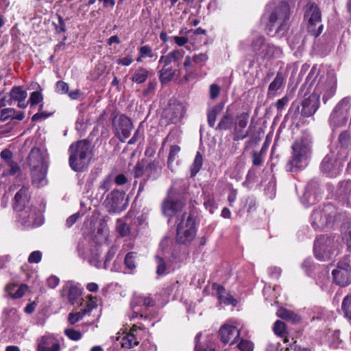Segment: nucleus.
Masks as SVG:
<instances>
[{"mask_svg": "<svg viewBox=\"0 0 351 351\" xmlns=\"http://www.w3.org/2000/svg\"><path fill=\"white\" fill-rule=\"evenodd\" d=\"M291 156L285 168L287 171L304 169L308 165L312 154V141L308 137H301L291 146Z\"/></svg>", "mask_w": 351, "mask_h": 351, "instance_id": "nucleus-1", "label": "nucleus"}, {"mask_svg": "<svg viewBox=\"0 0 351 351\" xmlns=\"http://www.w3.org/2000/svg\"><path fill=\"white\" fill-rule=\"evenodd\" d=\"M69 162L71 168L76 172L84 171L89 165L93 154L90 143L87 140L72 143L69 148Z\"/></svg>", "mask_w": 351, "mask_h": 351, "instance_id": "nucleus-2", "label": "nucleus"}, {"mask_svg": "<svg viewBox=\"0 0 351 351\" xmlns=\"http://www.w3.org/2000/svg\"><path fill=\"white\" fill-rule=\"evenodd\" d=\"M28 163L31 167L32 184L38 188L45 186L47 184V164L39 148L33 147L31 149Z\"/></svg>", "mask_w": 351, "mask_h": 351, "instance_id": "nucleus-3", "label": "nucleus"}, {"mask_svg": "<svg viewBox=\"0 0 351 351\" xmlns=\"http://www.w3.org/2000/svg\"><path fill=\"white\" fill-rule=\"evenodd\" d=\"M195 217L191 213H184L176 219V241L182 245L190 244L197 234Z\"/></svg>", "mask_w": 351, "mask_h": 351, "instance_id": "nucleus-4", "label": "nucleus"}, {"mask_svg": "<svg viewBox=\"0 0 351 351\" xmlns=\"http://www.w3.org/2000/svg\"><path fill=\"white\" fill-rule=\"evenodd\" d=\"M346 155L338 149L331 150L327 154L320 164L322 173L330 177L337 176L342 169Z\"/></svg>", "mask_w": 351, "mask_h": 351, "instance_id": "nucleus-5", "label": "nucleus"}, {"mask_svg": "<svg viewBox=\"0 0 351 351\" xmlns=\"http://www.w3.org/2000/svg\"><path fill=\"white\" fill-rule=\"evenodd\" d=\"M337 245L335 240L328 236H321L314 245V254L321 261L330 260L337 254Z\"/></svg>", "mask_w": 351, "mask_h": 351, "instance_id": "nucleus-6", "label": "nucleus"}, {"mask_svg": "<svg viewBox=\"0 0 351 351\" xmlns=\"http://www.w3.org/2000/svg\"><path fill=\"white\" fill-rule=\"evenodd\" d=\"M289 19V6L286 2H281L269 16V30L276 26V32L285 30Z\"/></svg>", "mask_w": 351, "mask_h": 351, "instance_id": "nucleus-7", "label": "nucleus"}, {"mask_svg": "<svg viewBox=\"0 0 351 351\" xmlns=\"http://www.w3.org/2000/svg\"><path fill=\"white\" fill-rule=\"evenodd\" d=\"M351 107V99L346 97L342 99L333 109L329 119L332 127H339L346 124L348 121Z\"/></svg>", "mask_w": 351, "mask_h": 351, "instance_id": "nucleus-8", "label": "nucleus"}, {"mask_svg": "<svg viewBox=\"0 0 351 351\" xmlns=\"http://www.w3.org/2000/svg\"><path fill=\"white\" fill-rule=\"evenodd\" d=\"M30 195L29 193V187L23 186L15 195L14 208L21 211L20 216L23 218L24 223L27 226L34 225L35 218V212L31 213L27 217V211L22 210L29 201Z\"/></svg>", "mask_w": 351, "mask_h": 351, "instance_id": "nucleus-9", "label": "nucleus"}, {"mask_svg": "<svg viewBox=\"0 0 351 351\" xmlns=\"http://www.w3.org/2000/svg\"><path fill=\"white\" fill-rule=\"evenodd\" d=\"M154 300L149 295H143L135 293L130 302L132 312L129 315L130 320L136 318L138 315L143 317L146 313L147 308L154 306Z\"/></svg>", "mask_w": 351, "mask_h": 351, "instance_id": "nucleus-10", "label": "nucleus"}, {"mask_svg": "<svg viewBox=\"0 0 351 351\" xmlns=\"http://www.w3.org/2000/svg\"><path fill=\"white\" fill-rule=\"evenodd\" d=\"M305 18L308 19V29L312 35L317 37L323 30V25H320L315 30L314 27L321 22L322 14L319 8L315 3H309L305 13Z\"/></svg>", "mask_w": 351, "mask_h": 351, "instance_id": "nucleus-11", "label": "nucleus"}, {"mask_svg": "<svg viewBox=\"0 0 351 351\" xmlns=\"http://www.w3.org/2000/svg\"><path fill=\"white\" fill-rule=\"evenodd\" d=\"M113 125L116 135L121 142H124L130 136L133 128L131 120L123 114L114 119Z\"/></svg>", "mask_w": 351, "mask_h": 351, "instance_id": "nucleus-12", "label": "nucleus"}, {"mask_svg": "<svg viewBox=\"0 0 351 351\" xmlns=\"http://www.w3.org/2000/svg\"><path fill=\"white\" fill-rule=\"evenodd\" d=\"M334 282L341 286L346 287L351 283V267L348 263H339L337 268L332 271Z\"/></svg>", "mask_w": 351, "mask_h": 351, "instance_id": "nucleus-13", "label": "nucleus"}, {"mask_svg": "<svg viewBox=\"0 0 351 351\" xmlns=\"http://www.w3.org/2000/svg\"><path fill=\"white\" fill-rule=\"evenodd\" d=\"M106 202L108 212L110 213H121L128 206L125 199V193L118 190L112 191Z\"/></svg>", "mask_w": 351, "mask_h": 351, "instance_id": "nucleus-14", "label": "nucleus"}, {"mask_svg": "<svg viewBox=\"0 0 351 351\" xmlns=\"http://www.w3.org/2000/svg\"><path fill=\"white\" fill-rule=\"evenodd\" d=\"M250 114L247 112H243L238 114L234 120V132L233 140L235 141L243 140L248 135V132L243 133V130L246 128Z\"/></svg>", "mask_w": 351, "mask_h": 351, "instance_id": "nucleus-15", "label": "nucleus"}, {"mask_svg": "<svg viewBox=\"0 0 351 351\" xmlns=\"http://www.w3.org/2000/svg\"><path fill=\"white\" fill-rule=\"evenodd\" d=\"M221 341L224 343L234 344L240 337V330L234 326L225 324L220 328Z\"/></svg>", "mask_w": 351, "mask_h": 351, "instance_id": "nucleus-16", "label": "nucleus"}, {"mask_svg": "<svg viewBox=\"0 0 351 351\" xmlns=\"http://www.w3.org/2000/svg\"><path fill=\"white\" fill-rule=\"evenodd\" d=\"M59 340L53 335H44L37 339V351H60Z\"/></svg>", "mask_w": 351, "mask_h": 351, "instance_id": "nucleus-17", "label": "nucleus"}, {"mask_svg": "<svg viewBox=\"0 0 351 351\" xmlns=\"http://www.w3.org/2000/svg\"><path fill=\"white\" fill-rule=\"evenodd\" d=\"M319 104V95L312 93L302 102L301 114L305 117L313 115L318 109Z\"/></svg>", "mask_w": 351, "mask_h": 351, "instance_id": "nucleus-18", "label": "nucleus"}, {"mask_svg": "<svg viewBox=\"0 0 351 351\" xmlns=\"http://www.w3.org/2000/svg\"><path fill=\"white\" fill-rule=\"evenodd\" d=\"M336 195L340 202L351 207V180H343L338 184Z\"/></svg>", "mask_w": 351, "mask_h": 351, "instance_id": "nucleus-19", "label": "nucleus"}, {"mask_svg": "<svg viewBox=\"0 0 351 351\" xmlns=\"http://www.w3.org/2000/svg\"><path fill=\"white\" fill-rule=\"evenodd\" d=\"M322 90H323V101L324 103H326V101L334 96L336 91V84L335 82L332 79L328 80L324 84L319 83L315 88V93L319 95L322 93Z\"/></svg>", "mask_w": 351, "mask_h": 351, "instance_id": "nucleus-20", "label": "nucleus"}, {"mask_svg": "<svg viewBox=\"0 0 351 351\" xmlns=\"http://www.w3.org/2000/svg\"><path fill=\"white\" fill-rule=\"evenodd\" d=\"M184 206L185 202L181 199L173 200L167 198L163 202L162 208L165 215L171 216L173 213L182 211Z\"/></svg>", "mask_w": 351, "mask_h": 351, "instance_id": "nucleus-21", "label": "nucleus"}, {"mask_svg": "<svg viewBox=\"0 0 351 351\" xmlns=\"http://www.w3.org/2000/svg\"><path fill=\"white\" fill-rule=\"evenodd\" d=\"M234 120L233 114L227 109L215 128V130L226 131L231 130L234 127Z\"/></svg>", "mask_w": 351, "mask_h": 351, "instance_id": "nucleus-22", "label": "nucleus"}, {"mask_svg": "<svg viewBox=\"0 0 351 351\" xmlns=\"http://www.w3.org/2000/svg\"><path fill=\"white\" fill-rule=\"evenodd\" d=\"M318 187V184L315 181H311L304 193L303 203L306 206H309L315 203L317 197L315 190Z\"/></svg>", "mask_w": 351, "mask_h": 351, "instance_id": "nucleus-23", "label": "nucleus"}, {"mask_svg": "<svg viewBox=\"0 0 351 351\" xmlns=\"http://www.w3.org/2000/svg\"><path fill=\"white\" fill-rule=\"evenodd\" d=\"M185 51L183 49H173L166 56H161L159 62H164L165 66H168L171 62H179L184 56Z\"/></svg>", "mask_w": 351, "mask_h": 351, "instance_id": "nucleus-24", "label": "nucleus"}, {"mask_svg": "<svg viewBox=\"0 0 351 351\" xmlns=\"http://www.w3.org/2000/svg\"><path fill=\"white\" fill-rule=\"evenodd\" d=\"M162 119H166L165 123H176L180 119V107L172 106L166 109L162 114Z\"/></svg>", "mask_w": 351, "mask_h": 351, "instance_id": "nucleus-25", "label": "nucleus"}, {"mask_svg": "<svg viewBox=\"0 0 351 351\" xmlns=\"http://www.w3.org/2000/svg\"><path fill=\"white\" fill-rule=\"evenodd\" d=\"M311 224L315 229H322L327 227L324 214V208L315 209L311 215Z\"/></svg>", "mask_w": 351, "mask_h": 351, "instance_id": "nucleus-26", "label": "nucleus"}, {"mask_svg": "<svg viewBox=\"0 0 351 351\" xmlns=\"http://www.w3.org/2000/svg\"><path fill=\"white\" fill-rule=\"evenodd\" d=\"M324 214L327 226L332 225L341 218V215L337 213V208L332 205L325 206L324 207Z\"/></svg>", "mask_w": 351, "mask_h": 351, "instance_id": "nucleus-27", "label": "nucleus"}, {"mask_svg": "<svg viewBox=\"0 0 351 351\" xmlns=\"http://www.w3.org/2000/svg\"><path fill=\"white\" fill-rule=\"evenodd\" d=\"M161 169L160 162L154 160L145 167V175L147 178L155 180L160 176Z\"/></svg>", "mask_w": 351, "mask_h": 351, "instance_id": "nucleus-28", "label": "nucleus"}, {"mask_svg": "<svg viewBox=\"0 0 351 351\" xmlns=\"http://www.w3.org/2000/svg\"><path fill=\"white\" fill-rule=\"evenodd\" d=\"M263 58L267 60H272L279 58L282 55V51L280 47L275 45L268 44L265 49L261 53Z\"/></svg>", "mask_w": 351, "mask_h": 351, "instance_id": "nucleus-29", "label": "nucleus"}, {"mask_svg": "<svg viewBox=\"0 0 351 351\" xmlns=\"http://www.w3.org/2000/svg\"><path fill=\"white\" fill-rule=\"evenodd\" d=\"M21 173V169L16 162L12 164H2L0 165V175L2 177L15 176Z\"/></svg>", "mask_w": 351, "mask_h": 351, "instance_id": "nucleus-30", "label": "nucleus"}, {"mask_svg": "<svg viewBox=\"0 0 351 351\" xmlns=\"http://www.w3.org/2000/svg\"><path fill=\"white\" fill-rule=\"evenodd\" d=\"M192 62H193V58L190 56H186L185 57V60L183 63V69L185 72L183 76V80L185 82H188L196 77V73L192 68Z\"/></svg>", "mask_w": 351, "mask_h": 351, "instance_id": "nucleus-31", "label": "nucleus"}, {"mask_svg": "<svg viewBox=\"0 0 351 351\" xmlns=\"http://www.w3.org/2000/svg\"><path fill=\"white\" fill-rule=\"evenodd\" d=\"M10 98L8 101V105H12L13 101L25 100L27 93L21 86H14L10 92Z\"/></svg>", "mask_w": 351, "mask_h": 351, "instance_id": "nucleus-32", "label": "nucleus"}, {"mask_svg": "<svg viewBox=\"0 0 351 351\" xmlns=\"http://www.w3.org/2000/svg\"><path fill=\"white\" fill-rule=\"evenodd\" d=\"M217 295L221 302L226 304H232L233 306L237 304L236 300H234L230 294L227 293L223 287L221 285H218L217 287Z\"/></svg>", "mask_w": 351, "mask_h": 351, "instance_id": "nucleus-33", "label": "nucleus"}, {"mask_svg": "<svg viewBox=\"0 0 351 351\" xmlns=\"http://www.w3.org/2000/svg\"><path fill=\"white\" fill-rule=\"evenodd\" d=\"M223 106L217 104L207 112V119L208 125L211 128H215V122L218 115L221 112Z\"/></svg>", "mask_w": 351, "mask_h": 351, "instance_id": "nucleus-34", "label": "nucleus"}, {"mask_svg": "<svg viewBox=\"0 0 351 351\" xmlns=\"http://www.w3.org/2000/svg\"><path fill=\"white\" fill-rule=\"evenodd\" d=\"M284 77L282 73H277L274 80L270 83L268 87V95H274L276 92L284 84Z\"/></svg>", "mask_w": 351, "mask_h": 351, "instance_id": "nucleus-35", "label": "nucleus"}, {"mask_svg": "<svg viewBox=\"0 0 351 351\" xmlns=\"http://www.w3.org/2000/svg\"><path fill=\"white\" fill-rule=\"evenodd\" d=\"M149 72L144 67H139L136 69L131 77L133 82L136 84H142L148 78Z\"/></svg>", "mask_w": 351, "mask_h": 351, "instance_id": "nucleus-36", "label": "nucleus"}, {"mask_svg": "<svg viewBox=\"0 0 351 351\" xmlns=\"http://www.w3.org/2000/svg\"><path fill=\"white\" fill-rule=\"evenodd\" d=\"M139 342L138 341L136 335L133 332H129L126 335L123 336L121 338V344L123 348H132L135 346L138 345Z\"/></svg>", "mask_w": 351, "mask_h": 351, "instance_id": "nucleus-37", "label": "nucleus"}, {"mask_svg": "<svg viewBox=\"0 0 351 351\" xmlns=\"http://www.w3.org/2000/svg\"><path fill=\"white\" fill-rule=\"evenodd\" d=\"M165 66L159 72V80L162 84L170 82L176 74V70L172 67Z\"/></svg>", "mask_w": 351, "mask_h": 351, "instance_id": "nucleus-38", "label": "nucleus"}, {"mask_svg": "<svg viewBox=\"0 0 351 351\" xmlns=\"http://www.w3.org/2000/svg\"><path fill=\"white\" fill-rule=\"evenodd\" d=\"M277 315L281 319L291 320L295 323L300 321V317L298 315L285 308L279 309Z\"/></svg>", "mask_w": 351, "mask_h": 351, "instance_id": "nucleus-39", "label": "nucleus"}, {"mask_svg": "<svg viewBox=\"0 0 351 351\" xmlns=\"http://www.w3.org/2000/svg\"><path fill=\"white\" fill-rule=\"evenodd\" d=\"M341 311L344 317L351 322V294L347 295L343 299Z\"/></svg>", "mask_w": 351, "mask_h": 351, "instance_id": "nucleus-40", "label": "nucleus"}, {"mask_svg": "<svg viewBox=\"0 0 351 351\" xmlns=\"http://www.w3.org/2000/svg\"><path fill=\"white\" fill-rule=\"evenodd\" d=\"M116 230L121 237H127L130 234L129 226L122 219L117 220Z\"/></svg>", "mask_w": 351, "mask_h": 351, "instance_id": "nucleus-41", "label": "nucleus"}, {"mask_svg": "<svg viewBox=\"0 0 351 351\" xmlns=\"http://www.w3.org/2000/svg\"><path fill=\"white\" fill-rule=\"evenodd\" d=\"M203 165V157L200 152H197L191 167V176H195L201 169Z\"/></svg>", "mask_w": 351, "mask_h": 351, "instance_id": "nucleus-42", "label": "nucleus"}, {"mask_svg": "<svg viewBox=\"0 0 351 351\" xmlns=\"http://www.w3.org/2000/svg\"><path fill=\"white\" fill-rule=\"evenodd\" d=\"M180 152V147L178 145H173L170 147L169 154L168 156L167 165L172 170L173 163L178 158Z\"/></svg>", "mask_w": 351, "mask_h": 351, "instance_id": "nucleus-43", "label": "nucleus"}, {"mask_svg": "<svg viewBox=\"0 0 351 351\" xmlns=\"http://www.w3.org/2000/svg\"><path fill=\"white\" fill-rule=\"evenodd\" d=\"M155 261L156 264V274L158 276L165 274L167 270V263L164 258L159 255H156Z\"/></svg>", "mask_w": 351, "mask_h": 351, "instance_id": "nucleus-44", "label": "nucleus"}, {"mask_svg": "<svg viewBox=\"0 0 351 351\" xmlns=\"http://www.w3.org/2000/svg\"><path fill=\"white\" fill-rule=\"evenodd\" d=\"M273 330L276 335L281 337H287V332L286 330V325L283 322L277 320L274 323Z\"/></svg>", "mask_w": 351, "mask_h": 351, "instance_id": "nucleus-45", "label": "nucleus"}, {"mask_svg": "<svg viewBox=\"0 0 351 351\" xmlns=\"http://www.w3.org/2000/svg\"><path fill=\"white\" fill-rule=\"evenodd\" d=\"M343 239L346 241L348 247L351 250V222L343 225Z\"/></svg>", "mask_w": 351, "mask_h": 351, "instance_id": "nucleus-46", "label": "nucleus"}, {"mask_svg": "<svg viewBox=\"0 0 351 351\" xmlns=\"http://www.w3.org/2000/svg\"><path fill=\"white\" fill-rule=\"evenodd\" d=\"M136 254L131 252H128L125 257L124 263L125 266L130 269H134L136 267Z\"/></svg>", "mask_w": 351, "mask_h": 351, "instance_id": "nucleus-47", "label": "nucleus"}, {"mask_svg": "<svg viewBox=\"0 0 351 351\" xmlns=\"http://www.w3.org/2000/svg\"><path fill=\"white\" fill-rule=\"evenodd\" d=\"M64 333L72 341H78L82 337V332L73 328L65 329Z\"/></svg>", "mask_w": 351, "mask_h": 351, "instance_id": "nucleus-48", "label": "nucleus"}, {"mask_svg": "<svg viewBox=\"0 0 351 351\" xmlns=\"http://www.w3.org/2000/svg\"><path fill=\"white\" fill-rule=\"evenodd\" d=\"M192 58L195 64L202 67L208 61V56L206 53H199L195 54Z\"/></svg>", "mask_w": 351, "mask_h": 351, "instance_id": "nucleus-49", "label": "nucleus"}, {"mask_svg": "<svg viewBox=\"0 0 351 351\" xmlns=\"http://www.w3.org/2000/svg\"><path fill=\"white\" fill-rule=\"evenodd\" d=\"M81 291L76 287H71L69 289L68 298L69 302L74 304L77 299L81 296Z\"/></svg>", "mask_w": 351, "mask_h": 351, "instance_id": "nucleus-50", "label": "nucleus"}, {"mask_svg": "<svg viewBox=\"0 0 351 351\" xmlns=\"http://www.w3.org/2000/svg\"><path fill=\"white\" fill-rule=\"evenodd\" d=\"M85 315L86 312L82 310L76 313H70L68 315V322L70 324L74 325L75 323L82 319Z\"/></svg>", "mask_w": 351, "mask_h": 351, "instance_id": "nucleus-51", "label": "nucleus"}, {"mask_svg": "<svg viewBox=\"0 0 351 351\" xmlns=\"http://www.w3.org/2000/svg\"><path fill=\"white\" fill-rule=\"evenodd\" d=\"M43 100V95L40 90L34 91L30 94L28 102L32 106H36Z\"/></svg>", "mask_w": 351, "mask_h": 351, "instance_id": "nucleus-52", "label": "nucleus"}, {"mask_svg": "<svg viewBox=\"0 0 351 351\" xmlns=\"http://www.w3.org/2000/svg\"><path fill=\"white\" fill-rule=\"evenodd\" d=\"M265 44V38L260 36L255 38L252 43V49L255 53H258L261 51Z\"/></svg>", "mask_w": 351, "mask_h": 351, "instance_id": "nucleus-53", "label": "nucleus"}, {"mask_svg": "<svg viewBox=\"0 0 351 351\" xmlns=\"http://www.w3.org/2000/svg\"><path fill=\"white\" fill-rule=\"evenodd\" d=\"M0 156L1 158L4 161L3 164H12V162H15V161L13 160V154L8 149H3L0 153Z\"/></svg>", "mask_w": 351, "mask_h": 351, "instance_id": "nucleus-54", "label": "nucleus"}, {"mask_svg": "<svg viewBox=\"0 0 351 351\" xmlns=\"http://www.w3.org/2000/svg\"><path fill=\"white\" fill-rule=\"evenodd\" d=\"M156 82H149L147 84V87L143 90L142 95L145 97H151L154 94L156 88Z\"/></svg>", "mask_w": 351, "mask_h": 351, "instance_id": "nucleus-55", "label": "nucleus"}, {"mask_svg": "<svg viewBox=\"0 0 351 351\" xmlns=\"http://www.w3.org/2000/svg\"><path fill=\"white\" fill-rule=\"evenodd\" d=\"M16 114V110L14 108H5L1 112V121H5L10 118L13 119L14 115Z\"/></svg>", "mask_w": 351, "mask_h": 351, "instance_id": "nucleus-56", "label": "nucleus"}, {"mask_svg": "<svg viewBox=\"0 0 351 351\" xmlns=\"http://www.w3.org/2000/svg\"><path fill=\"white\" fill-rule=\"evenodd\" d=\"M237 347L241 351H252L254 349L252 342L243 339L241 340Z\"/></svg>", "mask_w": 351, "mask_h": 351, "instance_id": "nucleus-57", "label": "nucleus"}, {"mask_svg": "<svg viewBox=\"0 0 351 351\" xmlns=\"http://www.w3.org/2000/svg\"><path fill=\"white\" fill-rule=\"evenodd\" d=\"M202 337V333H198L195 337V351H215L214 349L209 347H204L202 346L199 343L200 338Z\"/></svg>", "mask_w": 351, "mask_h": 351, "instance_id": "nucleus-58", "label": "nucleus"}, {"mask_svg": "<svg viewBox=\"0 0 351 351\" xmlns=\"http://www.w3.org/2000/svg\"><path fill=\"white\" fill-rule=\"evenodd\" d=\"M42 252L39 250L34 251L32 252L29 257H28V262L29 263H38L40 262L42 259Z\"/></svg>", "mask_w": 351, "mask_h": 351, "instance_id": "nucleus-59", "label": "nucleus"}, {"mask_svg": "<svg viewBox=\"0 0 351 351\" xmlns=\"http://www.w3.org/2000/svg\"><path fill=\"white\" fill-rule=\"evenodd\" d=\"M57 17H58V23H53V24L55 25L56 31L59 34L65 32L66 25H65V22H64L63 17L59 14L57 15Z\"/></svg>", "mask_w": 351, "mask_h": 351, "instance_id": "nucleus-60", "label": "nucleus"}, {"mask_svg": "<svg viewBox=\"0 0 351 351\" xmlns=\"http://www.w3.org/2000/svg\"><path fill=\"white\" fill-rule=\"evenodd\" d=\"M117 252V247L112 245L110 247L109 250L107 252L105 256L104 265L106 267L107 264L109 263L115 256Z\"/></svg>", "mask_w": 351, "mask_h": 351, "instance_id": "nucleus-61", "label": "nucleus"}, {"mask_svg": "<svg viewBox=\"0 0 351 351\" xmlns=\"http://www.w3.org/2000/svg\"><path fill=\"white\" fill-rule=\"evenodd\" d=\"M144 174H145V167L144 164L141 162H137L134 169V177L139 178Z\"/></svg>", "mask_w": 351, "mask_h": 351, "instance_id": "nucleus-62", "label": "nucleus"}, {"mask_svg": "<svg viewBox=\"0 0 351 351\" xmlns=\"http://www.w3.org/2000/svg\"><path fill=\"white\" fill-rule=\"evenodd\" d=\"M139 53H140L141 57H143V58H147V57L152 58L154 56L152 49L149 45H145V46L141 47L139 48Z\"/></svg>", "mask_w": 351, "mask_h": 351, "instance_id": "nucleus-63", "label": "nucleus"}, {"mask_svg": "<svg viewBox=\"0 0 351 351\" xmlns=\"http://www.w3.org/2000/svg\"><path fill=\"white\" fill-rule=\"evenodd\" d=\"M27 289H28V287L27 285L22 284L18 288V289L13 294H12V298H14V299L21 298V297H23L24 295V294L27 291Z\"/></svg>", "mask_w": 351, "mask_h": 351, "instance_id": "nucleus-64", "label": "nucleus"}]
</instances>
